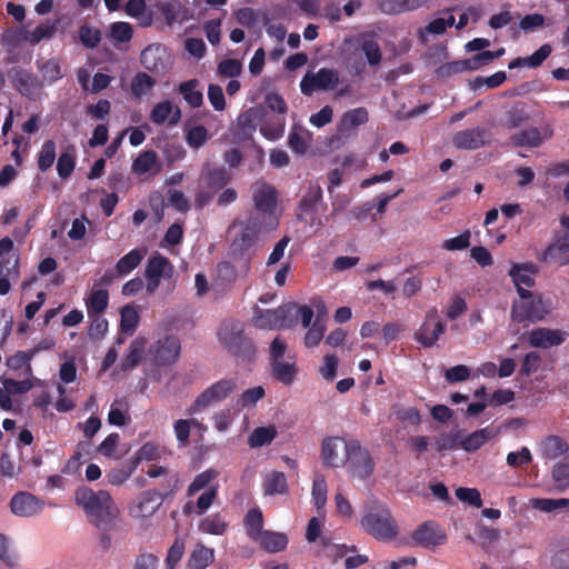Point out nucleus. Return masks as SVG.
I'll list each match as a JSON object with an SVG mask.
<instances>
[{"label": "nucleus", "instance_id": "f257e3e1", "mask_svg": "<svg viewBox=\"0 0 569 569\" xmlns=\"http://www.w3.org/2000/svg\"><path fill=\"white\" fill-rule=\"evenodd\" d=\"M74 500L83 509L88 520L99 529H106L119 512L106 490L93 491L89 487H80L74 492Z\"/></svg>", "mask_w": 569, "mask_h": 569}, {"label": "nucleus", "instance_id": "f03ea898", "mask_svg": "<svg viewBox=\"0 0 569 569\" xmlns=\"http://www.w3.org/2000/svg\"><path fill=\"white\" fill-rule=\"evenodd\" d=\"M239 228V231L233 237L230 243V256L236 260L244 259L242 269L244 273L250 270V251L258 242L261 231V221L258 216H250L246 220H233L230 228Z\"/></svg>", "mask_w": 569, "mask_h": 569}, {"label": "nucleus", "instance_id": "7ed1b4c3", "mask_svg": "<svg viewBox=\"0 0 569 569\" xmlns=\"http://www.w3.org/2000/svg\"><path fill=\"white\" fill-rule=\"evenodd\" d=\"M520 301L511 308V317L517 322H537L543 320L552 310V301L541 293L530 290H519Z\"/></svg>", "mask_w": 569, "mask_h": 569}, {"label": "nucleus", "instance_id": "20e7f679", "mask_svg": "<svg viewBox=\"0 0 569 569\" xmlns=\"http://www.w3.org/2000/svg\"><path fill=\"white\" fill-rule=\"evenodd\" d=\"M218 337L224 348L234 356L252 359L256 355L253 341L244 335L243 323L229 319L222 322Z\"/></svg>", "mask_w": 569, "mask_h": 569}, {"label": "nucleus", "instance_id": "39448f33", "mask_svg": "<svg viewBox=\"0 0 569 569\" xmlns=\"http://www.w3.org/2000/svg\"><path fill=\"white\" fill-rule=\"evenodd\" d=\"M361 525L366 532L380 541L392 540L398 533V526L386 506H378L368 511Z\"/></svg>", "mask_w": 569, "mask_h": 569}, {"label": "nucleus", "instance_id": "423d86ee", "mask_svg": "<svg viewBox=\"0 0 569 569\" xmlns=\"http://www.w3.org/2000/svg\"><path fill=\"white\" fill-rule=\"evenodd\" d=\"M346 461L352 477L365 480L373 473L375 461L370 452L356 440L346 446Z\"/></svg>", "mask_w": 569, "mask_h": 569}, {"label": "nucleus", "instance_id": "0eeeda50", "mask_svg": "<svg viewBox=\"0 0 569 569\" xmlns=\"http://www.w3.org/2000/svg\"><path fill=\"white\" fill-rule=\"evenodd\" d=\"M236 389L233 379H221L204 389L188 409L193 415L211 405L226 400Z\"/></svg>", "mask_w": 569, "mask_h": 569}, {"label": "nucleus", "instance_id": "6e6552de", "mask_svg": "<svg viewBox=\"0 0 569 569\" xmlns=\"http://www.w3.org/2000/svg\"><path fill=\"white\" fill-rule=\"evenodd\" d=\"M180 351V340L172 335L157 340L149 348V353L152 358V361L158 367H167L173 365L178 360Z\"/></svg>", "mask_w": 569, "mask_h": 569}, {"label": "nucleus", "instance_id": "1a4fd4ad", "mask_svg": "<svg viewBox=\"0 0 569 569\" xmlns=\"http://www.w3.org/2000/svg\"><path fill=\"white\" fill-rule=\"evenodd\" d=\"M552 137L553 128L550 124H543L541 128L530 127L513 133L509 138V143L517 148H539Z\"/></svg>", "mask_w": 569, "mask_h": 569}, {"label": "nucleus", "instance_id": "9d476101", "mask_svg": "<svg viewBox=\"0 0 569 569\" xmlns=\"http://www.w3.org/2000/svg\"><path fill=\"white\" fill-rule=\"evenodd\" d=\"M491 142V132L482 127H476L458 131L452 137L456 148L462 150H476Z\"/></svg>", "mask_w": 569, "mask_h": 569}, {"label": "nucleus", "instance_id": "9b49d317", "mask_svg": "<svg viewBox=\"0 0 569 569\" xmlns=\"http://www.w3.org/2000/svg\"><path fill=\"white\" fill-rule=\"evenodd\" d=\"M8 77L12 86L27 98H33L42 88V82L36 74L20 67L11 68Z\"/></svg>", "mask_w": 569, "mask_h": 569}, {"label": "nucleus", "instance_id": "f8f14e48", "mask_svg": "<svg viewBox=\"0 0 569 569\" xmlns=\"http://www.w3.org/2000/svg\"><path fill=\"white\" fill-rule=\"evenodd\" d=\"M539 260L560 267L569 263V232H558L553 241L545 249Z\"/></svg>", "mask_w": 569, "mask_h": 569}, {"label": "nucleus", "instance_id": "ddd939ff", "mask_svg": "<svg viewBox=\"0 0 569 569\" xmlns=\"http://www.w3.org/2000/svg\"><path fill=\"white\" fill-rule=\"evenodd\" d=\"M167 48L160 43H152L144 48L140 54L141 64L149 71L163 73L170 64Z\"/></svg>", "mask_w": 569, "mask_h": 569}, {"label": "nucleus", "instance_id": "4468645a", "mask_svg": "<svg viewBox=\"0 0 569 569\" xmlns=\"http://www.w3.org/2000/svg\"><path fill=\"white\" fill-rule=\"evenodd\" d=\"M252 200L254 208L262 214L271 216L274 213L278 200V193L273 186L261 181L252 186Z\"/></svg>", "mask_w": 569, "mask_h": 569}, {"label": "nucleus", "instance_id": "2eb2a0df", "mask_svg": "<svg viewBox=\"0 0 569 569\" xmlns=\"http://www.w3.org/2000/svg\"><path fill=\"white\" fill-rule=\"evenodd\" d=\"M346 442L340 437H327L321 445V457L326 467L338 468L346 462Z\"/></svg>", "mask_w": 569, "mask_h": 569}, {"label": "nucleus", "instance_id": "dca6fc26", "mask_svg": "<svg viewBox=\"0 0 569 569\" xmlns=\"http://www.w3.org/2000/svg\"><path fill=\"white\" fill-rule=\"evenodd\" d=\"M43 507V500L26 491L17 492L10 501V509L18 517H33L41 512Z\"/></svg>", "mask_w": 569, "mask_h": 569}, {"label": "nucleus", "instance_id": "f3484780", "mask_svg": "<svg viewBox=\"0 0 569 569\" xmlns=\"http://www.w3.org/2000/svg\"><path fill=\"white\" fill-rule=\"evenodd\" d=\"M0 276L19 278V254L14 250L13 240L9 237L0 239Z\"/></svg>", "mask_w": 569, "mask_h": 569}, {"label": "nucleus", "instance_id": "a211bd4d", "mask_svg": "<svg viewBox=\"0 0 569 569\" xmlns=\"http://www.w3.org/2000/svg\"><path fill=\"white\" fill-rule=\"evenodd\" d=\"M231 180L230 173L214 163H206L201 171V186L212 192L222 190Z\"/></svg>", "mask_w": 569, "mask_h": 569}, {"label": "nucleus", "instance_id": "6ab92c4d", "mask_svg": "<svg viewBox=\"0 0 569 569\" xmlns=\"http://www.w3.org/2000/svg\"><path fill=\"white\" fill-rule=\"evenodd\" d=\"M437 310H430L423 323L415 333V339L425 348H431L436 345L439 337L445 332V325L438 320L433 325L430 323L431 319H436Z\"/></svg>", "mask_w": 569, "mask_h": 569}, {"label": "nucleus", "instance_id": "aec40b11", "mask_svg": "<svg viewBox=\"0 0 569 569\" xmlns=\"http://www.w3.org/2000/svg\"><path fill=\"white\" fill-rule=\"evenodd\" d=\"M417 545L425 548L441 546L447 541L446 532L435 522H425L412 535Z\"/></svg>", "mask_w": 569, "mask_h": 569}, {"label": "nucleus", "instance_id": "412c9836", "mask_svg": "<svg viewBox=\"0 0 569 569\" xmlns=\"http://www.w3.org/2000/svg\"><path fill=\"white\" fill-rule=\"evenodd\" d=\"M565 333L559 329L536 328L529 336V345L533 348L549 349L565 341Z\"/></svg>", "mask_w": 569, "mask_h": 569}, {"label": "nucleus", "instance_id": "4be33fe9", "mask_svg": "<svg viewBox=\"0 0 569 569\" xmlns=\"http://www.w3.org/2000/svg\"><path fill=\"white\" fill-rule=\"evenodd\" d=\"M539 272V268L537 264L532 262L527 263H513L509 270V276L512 279L517 288V292L519 290H527V288H531L535 286V276Z\"/></svg>", "mask_w": 569, "mask_h": 569}, {"label": "nucleus", "instance_id": "5701e85b", "mask_svg": "<svg viewBox=\"0 0 569 569\" xmlns=\"http://www.w3.org/2000/svg\"><path fill=\"white\" fill-rule=\"evenodd\" d=\"M180 108L177 106L173 107L168 100L154 104L150 112V120L157 126H161L166 121H168L169 124L174 126L180 121Z\"/></svg>", "mask_w": 569, "mask_h": 569}, {"label": "nucleus", "instance_id": "b1692460", "mask_svg": "<svg viewBox=\"0 0 569 569\" xmlns=\"http://www.w3.org/2000/svg\"><path fill=\"white\" fill-rule=\"evenodd\" d=\"M172 274L173 266L167 257L158 252L149 257L144 270L146 278L169 279Z\"/></svg>", "mask_w": 569, "mask_h": 569}, {"label": "nucleus", "instance_id": "393cba45", "mask_svg": "<svg viewBox=\"0 0 569 569\" xmlns=\"http://www.w3.org/2000/svg\"><path fill=\"white\" fill-rule=\"evenodd\" d=\"M322 201V189L320 186H311L299 201L298 209L300 213L298 219L302 220L303 214L318 213V207Z\"/></svg>", "mask_w": 569, "mask_h": 569}, {"label": "nucleus", "instance_id": "a878e982", "mask_svg": "<svg viewBox=\"0 0 569 569\" xmlns=\"http://www.w3.org/2000/svg\"><path fill=\"white\" fill-rule=\"evenodd\" d=\"M157 174L161 170L157 152L154 150L142 151L132 162V172L136 174H144L151 172Z\"/></svg>", "mask_w": 569, "mask_h": 569}, {"label": "nucleus", "instance_id": "bb28decb", "mask_svg": "<svg viewBox=\"0 0 569 569\" xmlns=\"http://www.w3.org/2000/svg\"><path fill=\"white\" fill-rule=\"evenodd\" d=\"M58 27V20H46V22L40 23L33 30L22 31L21 39L30 44H38L43 39H50L54 36Z\"/></svg>", "mask_w": 569, "mask_h": 569}, {"label": "nucleus", "instance_id": "cd10ccee", "mask_svg": "<svg viewBox=\"0 0 569 569\" xmlns=\"http://www.w3.org/2000/svg\"><path fill=\"white\" fill-rule=\"evenodd\" d=\"M569 445L559 436H548L540 443L541 456L549 460H555L567 453Z\"/></svg>", "mask_w": 569, "mask_h": 569}, {"label": "nucleus", "instance_id": "c85d7f7f", "mask_svg": "<svg viewBox=\"0 0 569 569\" xmlns=\"http://www.w3.org/2000/svg\"><path fill=\"white\" fill-rule=\"evenodd\" d=\"M493 433L488 428L478 429L469 435H462L460 438V448L468 452H473L480 449L488 442Z\"/></svg>", "mask_w": 569, "mask_h": 569}, {"label": "nucleus", "instance_id": "c756f323", "mask_svg": "<svg viewBox=\"0 0 569 569\" xmlns=\"http://www.w3.org/2000/svg\"><path fill=\"white\" fill-rule=\"evenodd\" d=\"M166 499L158 491L148 490L143 492L137 503L139 517L152 516Z\"/></svg>", "mask_w": 569, "mask_h": 569}, {"label": "nucleus", "instance_id": "7c9ffc66", "mask_svg": "<svg viewBox=\"0 0 569 569\" xmlns=\"http://www.w3.org/2000/svg\"><path fill=\"white\" fill-rule=\"evenodd\" d=\"M252 325L258 329H280L277 309H253Z\"/></svg>", "mask_w": 569, "mask_h": 569}, {"label": "nucleus", "instance_id": "2f4dec72", "mask_svg": "<svg viewBox=\"0 0 569 569\" xmlns=\"http://www.w3.org/2000/svg\"><path fill=\"white\" fill-rule=\"evenodd\" d=\"M257 541H259L261 547L268 552H279L287 548L288 537L282 532L266 530Z\"/></svg>", "mask_w": 569, "mask_h": 569}, {"label": "nucleus", "instance_id": "473e14b6", "mask_svg": "<svg viewBox=\"0 0 569 569\" xmlns=\"http://www.w3.org/2000/svg\"><path fill=\"white\" fill-rule=\"evenodd\" d=\"M270 366L272 377L277 381L286 386H290L295 381L298 369L293 362L290 363L283 362L282 360H278L274 362H270Z\"/></svg>", "mask_w": 569, "mask_h": 569}, {"label": "nucleus", "instance_id": "72a5a7b5", "mask_svg": "<svg viewBox=\"0 0 569 569\" xmlns=\"http://www.w3.org/2000/svg\"><path fill=\"white\" fill-rule=\"evenodd\" d=\"M157 80L146 72H138L131 80L130 93L134 99H141L152 91Z\"/></svg>", "mask_w": 569, "mask_h": 569}, {"label": "nucleus", "instance_id": "f704fd0d", "mask_svg": "<svg viewBox=\"0 0 569 569\" xmlns=\"http://www.w3.org/2000/svg\"><path fill=\"white\" fill-rule=\"evenodd\" d=\"M243 525L247 531V535L252 540H258L263 532V516L262 511L259 508L250 509L243 519Z\"/></svg>", "mask_w": 569, "mask_h": 569}, {"label": "nucleus", "instance_id": "c9c22d12", "mask_svg": "<svg viewBox=\"0 0 569 569\" xmlns=\"http://www.w3.org/2000/svg\"><path fill=\"white\" fill-rule=\"evenodd\" d=\"M143 257V250L137 248L130 250L127 254L117 261V272L120 273L121 277L131 273L141 263Z\"/></svg>", "mask_w": 569, "mask_h": 569}, {"label": "nucleus", "instance_id": "e433bc0d", "mask_svg": "<svg viewBox=\"0 0 569 569\" xmlns=\"http://www.w3.org/2000/svg\"><path fill=\"white\" fill-rule=\"evenodd\" d=\"M264 495H284L288 492L287 477L281 471H273L268 475L263 482Z\"/></svg>", "mask_w": 569, "mask_h": 569}, {"label": "nucleus", "instance_id": "4c0bfd02", "mask_svg": "<svg viewBox=\"0 0 569 569\" xmlns=\"http://www.w3.org/2000/svg\"><path fill=\"white\" fill-rule=\"evenodd\" d=\"M214 560L213 549L198 545L190 555L189 569H206Z\"/></svg>", "mask_w": 569, "mask_h": 569}, {"label": "nucleus", "instance_id": "58836bf2", "mask_svg": "<svg viewBox=\"0 0 569 569\" xmlns=\"http://www.w3.org/2000/svg\"><path fill=\"white\" fill-rule=\"evenodd\" d=\"M199 81L191 79L179 84V92L191 108H198L203 102V94L198 90Z\"/></svg>", "mask_w": 569, "mask_h": 569}, {"label": "nucleus", "instance_id": "ea45409f", "mask_svg": "<svg viewBox=\"0 0 569 569\" xmlns=\"http://www.w3.org/2000/svg\"><path fill=\"white\" fill-rule=\"evenodd\" d=\"M219 475L220 472L213 468H209L200 472L194 477L192 482L189 485L187 489V496L192 497L200 490L208 489L209 487H211V482L214 481L219 477Z\"/></svg>", "mask_w": 569, "mask_h": 569}, {"label": "nucleus", "instance_id": "a19ab883", "mask_svg": "<svg viewBox=\"0 0 569 569\" xmlns=\"http://www.w3.org/2000/svg\"><path fill=\"white\" fill-rule=\"evenodd\" d=\"M277 437V429L274 426L257 427L248 437V445L250 448H260L269 445Z\"/></svg>", "mask_w": 569, "mask_h": 569}, {"label": "nucleus", "instance_id": "79ce46f5", "mask_svg": "<svg viewBox=\"0 0 569 569\" xmlns=\"http://www.w3.org/2000/svg\"><path fill=\"white\" fill-rule=\"evenodd\" d=\"M139 313L136 307L126 305L120 310V331L131 336L139 325Z\"/></svg>", "mask_w": 569, "mask_h": 569}, {"label": "nucleus", "instance_id": "37998d69", "mask_svg": "<svg viewBox=\"0 0 569 569\" xmlns=\"http://www.w3.org/2000/svg\"><path fill=\"white\" fill-rule=\"evenodd\" d=\"M32 359L33 356H31L30 350H19L6 359V366L13 371L24 369V375L31 376L32 368L30 362Z\"/></svg>", "mask_w": 569, "mask_h": 569}, {"label": "nucleus", "instance_id": "c03bdc74", "mask_svg": "<svg viewBox=\"0 0 569 569\" xmlns=\"http://www.w3.org/2000/svg\"><path fill=\"white\" fill-rule=\"evenodd\" d=\"M136 469L132 461L128 459L121 466H117L108 471L106 475L107 481L112 486H120L131 477Z\"/></svg>", "mask_w": 569, "mask_h": 569}, {"label": "nucleus", "instance_id": "a18cd8bd", "mask_svg": "<svg viewBox=\"0 0 569 569\" xmlns=\"http://www.w3.org/2000/svg\"><path fill=\"white\" fill-rule=\"evenodd\" d=\"M76 168L74 147L63 150L57 161V172L61 179H68Z\"/></svg>", "mask_w": 569, "mask_h": 569}, {"label": "nucleus", "instance_id": "49530a36", "mask_svg": "<svg viewBox=\"0 0 569 569\" xmlns=\"http://www.w3.org/2000/svg\"><path fill=\"white\" fill-rule=\"evenodd\" d=\"M56 142L51 139L46 140L38 153V169L41 172H47L54 163L56 160Z\"/></svg>", "mask_w": 569, "mask_h": 569}, {"label": "nucleus", "instance_id": "de8ad7c7", "mask_svg": "<svg viewBox=\"0 0 569 569\" xmlns=\"http://www.w3.org/2000/svg\"><path fill=\"white\" fill-rule=\"evenodd\" d=\"M280 329H289L298 323V303L288 302L277 308Z\"/></svg>", "mask_w": 569, "mask_h": 569}, {"label": "nucleus", "instance_id": "09e8293b", "mask_svg": "<svg viewBox=\"0 0 569 569\" xmlns=\"http://www.w3.org/2000/svg\"><path fill=\"white\" fill-rule=\"evenodd\" d=\"M286 120L283 117L273 116L269 118L261 127V134L269 140H277L283 136Z\"/></svg>", "mask_w": 569, "mask_h": 569}, {"label": "nucleus", "instance_id": "8fccbe9b", "mask_svg": "<svg viewBox=\"0 0 569 569\" xmlns=\"http://www.w3.org/2000/svg\"><path fill=\"white\" fill-rule=\"evenodd\" d=\"M326 332V322L320 317V315L317 316L316 320L313 321L312 326L308 329V331L305 335L303 343L307 348H315L317 347L320 341L322 340Z\"/></svg>", "mask_w": 569, "mask_h": 569}, {"label": "nucleus", "instance_id": "3c124183", "mask_svg": "<svg viewBox=\"0 0 569 569\" xmlns=\"http://www.w3.org/2000/svg\"><path fill=\"white\" fill-rule=\"evenodd\" d=\"M369 120V114L366 108L359 107L347 111L341 118V127L350 130L361 124H365Z\"/></svg>", "mask_w": 569, "mask_h": 569}, {"label": "nucleus", "instance_id": "603ef678", "mask_svg": "<svg viewBox=\"0 0 569 569\" xmlns=\"http://www.w3.org/2000/svg\"><path fill=\"white\" fill-rule=\"evenodd\" d=\"M313 74L318 90H333L339 82V73L333 69L321 68Z\"/></svg>", "mask_w": 569, "mask_h": 569}, {"label": "nucleus", "instance_id": "864d4df0", "mask_svg": "<svg viewBox=\"0 0 569 569\" xmlns=\"http://www.w3.org/2000/svg\"><path fill=\"white\" fill-rule=\"evenodd\" d=\"M109 305V293L106 289H98L91 292L89 300L87 301L88 313L100 315Z\"/></svg>", "mask_w": 569, "mask_h": 569}, {"label": "nucleus", "instance_id": "5fc2aeb1", "mask_svg": "<svg viewBox=\"0 0 569 569\" xmlns=\"http://www.w3.org/2000/svg\"><path fill=\"white\" fill-rule=\"evenodd\" d=\"M159 457V446L154 442L149 441L143 443L129 459L132 461L134 467L138 468L140 462L153 461L157 460Z\"/></svg>", "mask_w": 569, "mask_h": 569}, {"label": "nucleus", "instance_id": "6e6d98bb", "mask_svg": "<svg viewBox=\"0 0 569 569\" xmlns=\"http://www.w3.org/2000/svg\"><path fill=\"white\" fill-rule=\"evenodd\" d=\"M142 355L143 345L138 340H133L129 346L128 353L122 359L121 369L126 371L136 368L140 363Z\"/></svg>", "mask_w": 569, "mask_h": 569}, {"label": "nucleus", "instance_id": "4d7b16f0", "mask_svg": "<svg viewBox=\"0 0 569 569\" xmlns=\"http://www.w3.org/2000/svg\"><path fill=\"white\" fill-rule=\"evenodd\" d=\"M184 540L180 537H177L167 551V557L164 559L167 569H176L177 565L180 562L184 555Z\"/></svg>", "mask_w": 569, "mask_h": 569}, {"label": "nucleus", "instance_id": "13d9d810", "mask_svg": "<svg viewBox=\"0 0 569 569\" xmlns=\"http://www.w3.org/2000/svg\"><path fill=\"white\" fill-rule=\"evenodd\" d=\"M327 481L322 475H316L312 483V499L318 510L322 509L327 502Z\"/></svg>", "mask_w": 569, "mask_h": 569}, {"label": "nucleus", "instance_id": "bf43d9fd", "mask_svg": "<svg viewBox=\"0 0 569 569\" xmlns=\"http://www.w3.org/2000/svg\"><path fill=\"white\" fill-rule=\"evenodd\" d=\"M38 69L43 79L50 83H53L63 77L60 63L56 58L48 59L42 63L38 62Z\"/></svg>", "mask_w": 569, "mask_h": 569}, {"label": "nucleus", "instance_id": "052dcab7", "mask_svg": "<svg viewBox=\"0 0 569 569\" xmlns=\"http://www.w3.org/2000/svg\"><path fill=\"white\" fill-rule=\"evenodd\" d=\"M533 508L543 511V512H552L558 509H567L569 510V499L559 498H537L532 500Z\"/></svg>", "mask_w": 569, "mask_h": 569}, {"label": "nucleus", "instance_id": "680f3d73", "mask_svg": "<svg viewBox=\"0 0 569 569\" xmlns=\"http://www.w3.org/2000/svg\"><path fill=\"white\" fill-rule=\"evenodd\" d=\"M264 389L261 386L247 389L238 398L237 405L242 409L254 407L257 402L264 397Z\"/></svg>", "mask_w": 569, "mask_h": 569}, {"label": "nucleus", "instance_id": "e2e57ef3", "mask_svg": "<svg viewBox=\"0 0 569 569\" xmlns=\"http://www.w3.org/2000/svg\"><path fill=\"white\" fill-rule=\"evenodd\" d=\"M361 50L371 66L381 62L382 53L379 43L373 38H367L361 42Z\"/></svg>", "mask_w": 569, "mask_h": 569}, {"label": "nucleus", "instance_id": "0e129e2a", "mask_svg": "<svg viewBox=\"0 0 569 569\" xmlns=\"http://www.w3.org/2000/svg\"><path fill=\"white\" fill-rule=\"evenodd\" d=\"M162 482L160 483V496L167 499L176 493L180 486V477L177 471H168L163 477Z\"/></svg>", "mask_w": 569, "mask_h": 569}, {"label": "nucleus", "instance_id": "69168bd1", "mask_svg": "<svg viewBox=\"0 0 569 569\" xmlns=\"http://www.w3.org/2000/svg\"><path fill=\"white\" fill-rule=\"evenodd\" d=\"M227 522L220 515H211L200 522V530L211 535H222L227 529Z\"/></svg>", "mask_w": 569, "mask_h": 569}, {"label": "nucleus", "instance_id": "338daca9", "mask_svg": "<svg viewBox=\"0 0 569 569\" xmlns=\"http://www.w3.org/2000/svg\"><path fill=\"white\" fill-rule=\"evenodd\" d=\"M552 478L558 491L569 488V462H558L552 468Z\"/></svg>", "mask_w": 569, "mask_h": 569}, {"label": "nucleus", "instance_id": "774afa93", "mask_svg": "<svg viewBox=\"0 0 569 569\" xmlns=\"http://www.w3.org/2000/svg\"><path fill=\"white\" fill-rule=\"evenodd\" d=\"M238 279L236 267L229 261H221L217 264V280L224 286H231Z\"/></svg>", "mask_w": 569, "mask_h": 569}]
</instances>
